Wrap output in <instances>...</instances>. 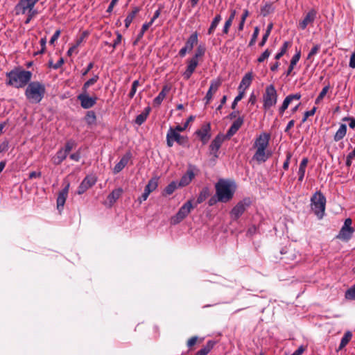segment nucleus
I'll list each match as a JSON object with an SVG mask.
<instances>
[{
    "label": "nucleus",
    "instance_id": "cd10ccee",
    "mask_svg": "<svg viewBox=\"0 0 355 355\" xmlns=\"http://www.w3.org/2000/svg\"><path fill=\"white\" fill-rule=\"evenodd\" d=\"M308 162V159L306 157H304L302 159L300 164L299 170L297 172L298 182H302L303 181Z\"/></svg>",
    "mask_w": 355,
    "mask_h": 355
},
{
    "label": "nucleus",
    "instance_id": "2f4dec72",
    "mask_svg": "<svg viewBox=\"0 0 355 355\" xmlns=\"http://www.w3.org/2000/svg\"><path fill=\"white\" fill-rule=\"evenodd\" d=\"M300 55H301L300 51H296V53L293 56V58L291 60V63L288 67V69L286 71L287 76H289L291 73L292 71L293 70L294 67L296 65V64L299 61V60L300 58Z\"/></svg>",
    "mask_w": 355,
    "mask_h": 355
},
{
    "label": "nucleus",
    "instance_id": "ea45409f",
    "mask_svg": "<svg viewBox=\"0 0 355 355\" xmlns=\"http://www.w3.org/2000/svg\"><path fill=\"white\" fill-rule=\"evenodd\" d=\"M178 184L176 182L173 181L169 184H168L164 189V192L167 195H171L175 189L178 188Z\"/></svg>",
    "mask_w": 355,
    "mask_h": 355
},
{
    "label": "nucleus",
    "instance_id": "7ed1b4c3",
    "mask_svg": "<svg viewBox=\"0 0 355 355\" xmlns=\"http://www.w3.org/2000/svg\"><path fill=\"white\" fill-rule=\"evenodd\" d=\"M46 93L45 85L39 81L30 82L25 90L24 94L31 103H40Z\"/></svg>",
    "mask_w": 355,
    "mask_h": 355
},
{
    "label": "nucleus",
    "instance_id": "79ce46f5",
    "mask_svg": "<svg viewBox=\"0 0 355 355\" xmlns=\"http://www.w3.org/2000/svg\"><path fill=\"white\" fill-rule=\"evenodd\" d=\"M86 122L91 125L93 124L96 121V114L94 111H88L85 116Z\"/></svg>",
    "mask_w": 355,
    "mask_h": 355
},
{
    "label": "nucleus",
    "instance_id": "c03bdc74",
    "mask_svg": "<svg viewBox=\"0 0 355 355\" xmlns=\"http://www.w3.org/2000/svg\"><path fill=\"white\" fill-rule=\"evenodd\" d=\"M148 117V112H141L139 115L137 116L135 119V123L141 125L142 123L145 122Z\"/></svg>",
    "mask_w": 355,
    "mask_h": 355
},
{
    "label": "nucleus",
    "instance_id": "37998d69",
    "mask_svg": "<svg viewBox=\"0 0 355 355\" xmlns=\"http://www.w3.org/2000/svg\"><path fill=\"white\" fill-rule=\"evenodd\" d=\"M76 144L74 140L69 139L66 142L64 147L62 149L69 154V152L75 147Z\"/></svg>",
    "mask_w": 355,
    "mask_h": 355
},
{
    "label": "nucleus",
    "instance_id": "423d86ee",
    "mask_svg": "<svg viewBox=\"0 0 355 355\" xmlns=\"http://www.w3.org/2000/svg\"><path fill=\"white\" fill-rule=\"evenodd\" d=\"M175 141L179 145L186 147L188 146L189 139L187 137L181 135L180 133L176 132L173 127H170L166 134V144L168 147H172Z\"/></svg>",
    "mask_w": 355,
    "mask_h": 355
},
{
    "label": "nucleus",
    "instance_id": "09e8293b",
    "mask_svg": "<svg viewBox=\"0 0 355 355\" xmlns=\"http://www.w3.org/2000/svg\"><path fill=\"white\" fill-rule=\"evenodd\" d=\"M135 17V15L134 14H132L131 12H130L127 15V17L124 21L125 28H128L130 26V24L132 23V21H133Z\"/></svg>",
    "mask_w": 355,
    "mask_h": 355
},
{
    "label": "nucleus",
    "instance_id": "49530a36",
    "mask_svg": "<svg viewBox=\"0 0 355 355\" xmlns=\"http://www.w3.org/2000/svg\"><path fill=\"white\" fill-rule=\"evenodd\" d=\"M259 29L258 27H255L254 28V33L252 35V38L250 41V43H249V46H252L254 44V43L256 42V40H257V38L259 35Z\"/></svg>",
    "mask_w": 355,
    "mask_h": 355
},
{
    "label": "nucleus",
    "instance_id": "864d4df0",
    "mask_svg": "<svg viewBox=\"0 0 355 355\" xmlns=\"http://www.w3.org/2000/svg\"><path fill=\"white\" fill-rule=\"evenodd\" d=\"M60 30H57L55 31L54 34L53 35V36L51 37L50 41H49V43L50 44H53L54 42L58 39V37H60Z\"/></svg>",
    "mask_w": 355,
    "mask_h": 355
},
{
    "label": "nucleus",
    "instance_id": "2eb2a0df",
    "mask_svg": "<svg viewBox=\"0 0 355 355\" xmlns=\"http://www.w3.org/2000/svg\"><path fill=\"white\" fill-rule=\"evenodd\" d=\"M211 125L209 123H204L201 128L196 131V135L199 137L203 144H206L211 138Z\"/></svg>",
    "mask_w": 355,
    "mask_h": 355
},
{
    "label": "nucleus",
    "instance_id": "b1692460",
    "mask_svg": "<svg viewBox=\"0 0 355 355\" xmlns=\"http://www.w3.org/2000/svg\"><path fill=\"white\" fill-rule=\"evenodd\" d=\"M195 175L192 170H187V173L181 178L178 183L180 187L187 186L192 181Z\"/></svg>",
    "mask_w": 355,
    "mask_h": 355
},
{
    "label": "nucleus",
    "instance_id": "de8ad7c7",
    "mask_svg": "<svg viewBox=\"0 0 355 355\" xmlns=\"http://www.w3.org/2000/svg\"><path fill=\"white\" fill-rule=\"evenodd\" d=\"M316 111V107H313L311 110L305 112L302 119V123L305 122L309 116L314 115Z\"/></svg>",
    "mask_w": 355,
    "mask_h": 355
},
{
    "label": "nucleus",
    "instance_id": "393cba45",
    "mask_svg": "<svg viewBox=\"0 0 355 355\" xmlns=\"http://www.w3.org/2000/svg\"><path fill=\"white\" fill-rule=\"evenodd\" d=\"M220 85V82L219 80H213L210 84V87L209 90L207 91L205 98L207 100V103H208L210 100L212 98L213 94L212 92H215L218 90L219 86Z\"/></svg>",
    "mask_w": 355,
    "mask_h": 355
},
{
    "label": "nucleus",
    "instance_id": "6e6552de",
    "mask_svg": "<svg viewBox=\"0 0 355 355\" xmlns=\"http://www.w3.org/2000/svg\"><path fill=\"white\" fill-rule=\"evenodd\" d=\"M192 208L191 200H188L180 208L178 213L171 218V224L177 225L182 221L191 212Z\"/></svg>",
    "mask_w": 355,
    "mask_h": 355
},
{
    "label": "nucleus",
    "instance_id": "c756f323",
    "mask_svg": "<svg viewBox=\"0 0 355 355\" xmlns=\"http://www.w3.org/2000/svg\"><path fill=\"white\" fill-rule=\"evenodd\" d=\"M347 133V125L345 124H341L334 136V140L335 141H339L343 139Z\"/></svg>",
    "mask_w": 355,
    "mask_h": 355
},
{
    "label": "nucleus",
    "instance_id": "412c9836",
    "mask_svg": "<svg viewBox=\"0 0 355 355\" xmlns=\"http://www.w3.org/2000/svg\"><path fill=\"white\" fill-rule=\"evenodd\" d=\"M123 193V190L121 187H119L113 190L107 197V200L108 201V206L112 207L116 202V201L121 196Z\"/></svg>",
    "mask_w": 355,
    "mask_h": 355
},
{
    "label": "nucleus",
    "instance_id": "bf43d9fd",
    "mask_svg": "<svg viewBox=\"0 0 355 355\" xmlns=\"http://www.w3.org/2000/svg\"><path fill=\"white\" fill-rule=\"evenodd\" d=\"M291 46V42H284L280 49V52H282V53L284 54L286 53V51H287L288 46Z\"/></svg>",
    "mask_w": 355,
    "mask_h": 355
},
{
    "label": "nucleus",
    "instance_id": "603ef678",
    "mask_svg": "<svg viewBox=\"0 0 355 355\" xmlns=\"http://www.w3.org/2000/svg\"><path fill=\"white\" fill-rule=\"evenodd\" d=\"M232 21H231L230 20H226L225 22V24H224V26H223V34H227L228 32H229V29L230 28V26H232Z\"/></svg>",
    "mask_w": 355,
    "mask_h": 355
},
{
    "label": "nucleus",
    "instance_id": "58836bf2",
    "mask_svg": "<svg viewBox=\"0 0 355 355\" xmlns=\"http://www.w3.org/2000/svg\"><path fill=\"white\" fill-rule=\"evenodd\" d=\"M206 49L205 45L200 44L199 45L195 52L194 55L192 57V58L196 59V60H198V58L203 56L205 53Z\"/></svg>",
    "mask_w": 355,
    "mask_h": 355
},
{
    "label": "nucleus",
    "instance_id": "a18cd8bd",
    "mask_svg": "<svg viewBox=\"0 0 355 355\" xmlns=\"http://www.w3.org/2000/svg\"><path fill=\"white\" fill-rule=\"evenodd\" d=\"M320 49V44H315L310 51L307 55V60H311L312 57L317 54Z\"/></svg>",
    "mask_w": 355,
    "mask_h": 355
},
{
    "label": "nucleus",
    "instance_id": "e433bc0d",
    "mask_svg": "<svg viewBox=\"0 0 355 355\" xmlns=\"http://www.w3.org/2000/svg\"><path fill=\"white\" fill-rule=\"evenodd\" d=\"M99 79L98 75H94L92 78L87 80L83 85L82 91L88 92V89L90 86L94 85Z\"/></svg>",
    "mask_w": 355,
    "mask_h": 355
},
{
    "label": "nucleus",
    "instance_id": "774afa93",
    "mask_svg": "<svg viewBox=\"0 0 355 355\" xmlns=\"http://www.w3.org/2000/svg\"><path fill=\"white\" fill-rule=\"evenodd\" d=\"M42 175L41 172L32 171L29 173V178L33 179L37 178H40Z\"/></svg>",
    "mask_w": 355,
    "mask_h": 355
},
{
    "label": "nucleus",
    "instance_id": "8fccbe9b",
    "mask_svg": "<svg viewBox=\"0 0 355 355\" xmlns=\"http://www.w3.org/2000/svg\"><path fill=\"white\" fill-rule=\"evenodd\" d=\"M198 336H193L187 341V347L190 349H191L197 343L198 340Z\"/></svg>",
    "mask_w": 355,
    "mask_h": 355
},
{
    "label": "nucleus",
    "instance_id": "1a4fd4ad",
    "mask_svg": "<svg viewBox=\"0 0 355 355\" xmlns=\"http://www.w3.org/2000/svg\"><path fill=\"white\" fill-rule=\"evenodd\" d=\"M227 139L225 135L222 133L218 134L215 138L212 140L209 145L210 154L214 156V158L219 157V149L221 147L222 144L225 140Z\"/></svg>",
    "mask_w": 355,
    "mask_h": 355
},
{
    "label": "nucleus",
    "instance_id": "13d9d810",
    "mask_svg": "<svg viewBox=\"0 0 355 355\" xmlns=\"http://www.w3.org/2000/svg\"><path fill=\"white\" fill-rule=\"evenodd\" d=\"M330 88V85L329 84H327L326 86H324L322 91L320 92L319 95L320 96V98H323L325 96V95L327 94V93L328 92L329 89Z\"/></svg>",
    "mask_w": 355,
    "mask_h": 355
},
{
    "label": "nucleus",
    "instance_id": "69168bd1",
    "mask_svg": "<svg viewBox=\"0 0 355 355\" xmlns=\"http://www.w3.org/2000/svg\"><path fill=\"white\" fill-rule=\"evenodd\" d=\"M69 157L73 161L78 162L80 158V153L76 152L75 153H72L70 155Z\"/></svg>",
    "mask_w": 355,
    "mask_h": 355
},
{
    "label": "nucleus",
    "instance_id": "338daca9",
    "mask_svg": "<svg viewBox=\"0 0 355 355\" xmlns=\"http://www.w3.org/2000/svg\"><path fill=\"white\" fill-rule=\"evenodd\" d=\"M119 0H112L106 12H109L110 13L112 10H113V8L114 7V6L116 4V3L118 2Z\"/></svg>",
    "mask_w": 355,
    "mask_h": 355
},
{
    "label": "nucleus",
    "instance_id": "f3484780",
    "mask_svg": "<svg viewBox=\"0 0 355 355\" xmlns=\"http://www.w3.org/2000/svg\"><path fill=\"white\" fill-rule=\"evenodd\" d=\"M198 65V60H196L193 58H190L187 60V66L186 70L182 73V76L184 79L189 80L193 72L196 70V68Z\"/></svg>",
    "mask_w": 355,
    "mask_h": 355
},
{
    "label": "nucleus",
    "instance_id": "20e7f679",
    "mask_svg": "<svg viewBox=\"0 0 355 355\" xmlns=\"http://www.w3.org/2000/svg\"><path fill=\"white\" fill-rule=\"evenodd\" d=\"M252 148L256 149V151L252 160L258 164L265 162L266 160V132H263L256 139Z\"/></svg>",
    "mask_w": 355,
    "mask_h": 355
},
{
    "label": "nucleus",
    "instance_id": "4c0bfd02",
    "mask_svg": "<svg viewBox=\"0 0 355 355\" xmlns=\"http://www.w3.org/2000/svg\"><path fill=\"white\" fill-rule=\"evenodd\" d=\"M151 26V23H144L142 25V27L140 30V32L138 33L136 40L134 42V44L135 45L144 36L145 32L149 28V27Z\"/></svg>",
    "mask_w": 355,
    "mask_h": 355
},
{
    "label": "nucleus",
    "instance_id": "f8f14e48",
    "mask_svg": "<svg viewBox=\"0 0 355 355\" xmlns=\"http://www.w3.org/2000/svg\"><path fill=\"white\" fill-rule=\"evenodd\" d=\"M158 186V178H151L146 186L145 187L144 191L142 193V195L138 198V201L139 203H141L143 201H145L147 200L148 197L149 196L150 193L155 190Z\"/></svg>",
    "mask_w": 355,
    "mask_h": 355
},
{
    "label": "nucleus",
    "instance_id": "ddd939ff",
    "mask_svg": "<svg viewBox=\"0 0 355 355\" xmlns=\"http://www.w3.org/2000/svg\"><path fill=\"white\" fill-rule=\"evenodd\" d=\"M96 182L94 175H87L78 187L76 193L78 195L84 193L87 190L92 187Z\"/></svg>",
    "mask_w": 355,
    "mask_h": 355
},
{
    "label": "nucleus",
    "instance_id": "4be33fe9",
    "mask_svg": "<svg viewBox=\"0 0 355 355\" xmlns=\"http://www.w3.org/2000/svg\"><path fill=\"white\" fill-rule=\"evenodd\" d=\"M130 153H126L125 155H123L122 158L120 159V161L114 166L113 169L114 173L116 174L121 171L128 164L130 159Z\"/></svg>",
    "mask_w": 355,
    "mask_h": 355
},
{
    "label": "nucleus",
    "instance_id": "052dcab7",
    "mask_svg": "<svg viewBox=\"0 0 355 355\" xmlns=\"http://www.w3.org/2000/svg\"><path fill=\"white\" fill-rule=\"evenodd\" d=\"M349 66L352 69L355 68V51L351 55Z\"/></svg>",
    "mask_w": 355,
    "mask_h": 355
},
{
    "label": "nucleus",
    "instance_id": "3c124183",
    "mask_svg": "<svg viewBox=\"0 0 355 355\" xmlns=\"http://www.w3.org/2000/svg\"><path fill=\"white\" fill-rule=\"evenodd\" d=\"M122 40V35L119 32H116V38L114 40V43L112 44L113 49H115Z\"/></svg>",
    "mask_w": 355,
    "mask_h": 355
},
{
    "label": "nucleus",
    "instance_id": "aec40b11",
    "mask_svg": "<svg viewBox=\"0 0 355 355\" xmlns=\"http://www.w3.org/2000/svg\"><path fill=\"white\" fill-rule=\"evenodd\" d=\"M300 98H301V94L299 93H296L294 94H290V95L287 96L286 97V98L284 99L282 106L279 108V114H282L284 113V112L288 108V105L293 101H294V100L298 101L300 99Z\"/></svg>",
    "mask_w": 355,
    "mask_h": 355
},
{
    "label": "nucleus",
    "instance_id": "a19ab883",
    "mask_svg": "<svg viewBox=\"0 0 355 355\" xmlns=\"http://www.w3.org/2000/svg\"><path fill=\"white\" fill-rule=\"evenodd\" d=\"M345 297L347 300H355V285L346 291Z\"/></svg>",
    "mask_w": 355,
    "mask_h": 355
},
{
    "label": "nucleus",
    "instance_id": "f704fd0d",
    "mask_svg": "<svg viewBox=\"0 0 355 355\" xmlns=\"http://www.w3.org/2000/svg\"><path fill=\"white\" fill-rule=\"evenodd\" d=\"M210 195V191L208 187H204L199 193L196 200V204H200L204 202Z\"/></svg>",
    "mask_w": 355,
    "mask_h": 355
},
{
    "label": "nucleus",
    "instance_id": "f03ea898",
    "mask_svg": "<svg viewBox=\"0 0 355 355\" xmlns=\"http://www.w3.org/2000/svg\"><path fill=\"white\" fill-rule=\"evenodd\" d=\"M216 196L218 202H227L230 201L234 194L236 185L233 182L220 179L215 184Z\"/></svg>",
    "mask_w": 355,
    "mask_h": 355
},
{
    "label": "nucleus",
    "instance_id": "7c9ffc66",
    "mask_svg": "<svg viewBox=\"0 0 355 355\" xmlns=\"http://www.w3.org/2000/svg\"><path fill=\"white\" fill-rule=\"evenodd\" d=\"M215 344V341L208 340L206 345L201 349L198 351L195 355H207L213 349Z\"/></svg>",
    "mask_w": 355,
    "mask_h": 355
},
{
    "label": "nucleus",
    "instance_id": "dca6fc26",
    "mask_svg": "<svg viewBox=\"0 0 355 355\" xmlns=\"http://www.w3.org/2000/svg\"><path fill=\"white\" fill-rule=\"evenodd\" d=\"M316 15H317V12L315 10H314V9L310 10L306 13V15H305L303 20L300 21V23H299L300 28L302 30L306 29V28L307 27V26L309 24H312L315 21V19L316 18Z\"/></svg>",
    "mask_w": 355,
    "mask_h": 355
},
{
    "label": "nucleus",
    "instance_id": "473e14b6",
    "mask_svg": "<svg viewBox=\"0 0 355 355\" xmlns=\"http://www.w3.org/2000/svg\"><path fill=\"white\" fill-rule=\"evenodd\" d=\"M352 338V333L350 331H346L344 334L343 338H341V340H340V345L338 347V350L343 349L349 343V342L351 340Z\"/></svg>",
    "mask_w": 355,
    "mask_h": 355
},
{
    "label": "nucleus",
    "instance_id": "9b49d317",
    "mask_svg": "<svg viewBox=\"0 0 355 355\" xmlns=\"http://www.w3.org/2000/svg\"><path fill=\"white\" fill-rule=\"evenodd\" d=\"M352 220L351 218H348L345 219L344 222V225H343L341 230L337 238L343 240V241H348L351 239L352 234L354 232V229L352 227Z\"/></svg>",
    "mask_w": 355,
    "mask_h": 355
},
{
    "label": "nucleus",
    "instance_id": "39448f33",
    "mask_svg": "<svg viewBox=\"0 0 355 355\" xmlns=\"http://www.w3.org/2000/svg\"><path fill=\"white\" fill-rule=\"evenodd\" d=\"M311 210L319 219H322L324 214L326 198L320 191L315 192L311 198Z\"/></svg>",
    "mask_w": 355,
    "mask_h": 355
},
{
    "label": "nucleus",
    "instance_id": "a878e982",
    "mask_svg": "<svg viewBox=\"0 0 355 355\" xmlns=\"http://www.w3.org/2000/svg\"><path fill=\"white\" fill-rule=\"evenodd\" d=\"M252 80V73H247L242 78L239 86V90L245 91L251 84Z\"/></svg>",
    "mask_w": 355,
    "mask_h": 355
},
{
    "label": "nucleus",
    "instance_id": "0eeeda50",
    "mask_svg": "<svg viewBox=\"0 0 355 355\" xmlns=\"http://www.w3.org/2000/svg\"><path fill=\"white\" fill-rule=\"evenodd\" d=\"M251 205V200L249 198H244L239 201L231 210V218L236 220L245 212L248 207Z\"/></svg>",
    "mask_w": 355,
    "mask_h": 355
},
{
    "label": "nucleus",
    "instance_id": "680f3d73",
    "mask_svg": "<svg viewBox=\"0 0 355 355\" xmlns=\"http://www.w3.org/2000/svg\"><path fill=\"white\" fill-rule=\"evenodd\" d=\"M304 350L305 347L301 345L291 355H302Z\"/></svg>",
    "mask_w": 355,
    "mask_h": 355
},
{
    "label": "nucleus",
    "instance_id": "5fc2aeb1",
    "mask_svg": "<svg viewBox=\"0 0 355 355\" xmlns=\"http://www.w3.org/2000/svg\"><path fill=\"white\" fill-rule=\"evenodd\" d=\"M8 141L5 140L0 144V153L8 150Z\"/></svg>",
    "mask_w": 355,
    "mask_h": 355
},
{
    "label": "nucleus",
    "instance_id": "6e6d98bb",
    "mask_svg": "<svg viewBox=\"0 0 355 355\" xmlns=\"http://www.w3.org/2000/svg\"><path fill=\"white\" fill-rule=\"evenodd\" d=\"M94 67V62H89L87 67L82 71V76H85Z\"/></svg>",
    "mask_w": 355,
    "mask_h": 355
},
{
    "label": "nucleus",
    "instance_id": "6ab92c4d",
    "mask_svg": "<svg viewBox=\"0 0 355 355\" xmlns=\"http://www.w3.org/2000/svg\"><path fill=\"white\" fill-rule=\"evenodd\" d=\"M243 123V119L242 117H239L236 121L233 122L229 130H227L226 135H224L225 137L230 139L241 127Z\"/></svg>",
    "mask_w": 355,
    "mask_h": 355
},
{
    "label": "nucleus",
    "instance_id": "4468645a",
    "mask_svg": "<svg viewBox=\"0 0 355 355\" xmlns=\"http://www.w3.org/2000/svg\"><path fill=\"white\" fill-rule=\"evenodd\" d=\"M40 0H19L16 5L17 14L24 15L28 10H31Z\"/></svg>",
    "mask_w": 355,
    "mask_h": 355
},
{
    "label": "nucleus",
    "instance_id": "c9c22d12",
    "mask_svg": "<svg viewBox=\"0 0 355 355\" xmlns=\"http://www.w3.org/2000/svg\"><path fill=\"white\" fill-rule=\"evenodd\" d=\"M169 89L166 86H164L162 91L159 93L158 96L154 98V104L157 105H160L166 96V92Z\"/></svg>",
    "mask_w": 355,
    "mask_h": 355
},
{
    "label": "nucleus",
    "instance_id": "f257e3e1",
    "mask_svg": "<svg viewBox=\"0 0 355 355\" xmlns=\"http://www.w3.org/2000/svg\"><path fill=\"white\" fill-rule=\"evenodd\" d=\"M6 77L7 85L21 88L29 83L32 77V73L29 71L15 69L6 73Z\"/></svg>",
    "mask_w": 355,
    "mask_h": 355
},
{
    "label": "nucleus",
    "instance_id": "4d7b16f0",
    "mask_svg": "<svg viewBox=\"0 0 355 355\" xmlns=\"http://www.w3.org/2000/svg\"><path fill=\"white\" fill-rule=\"evenodd\" d=\"M162 8V6H159V9L155 12L153 17L148 23H151V25L153 24L155 20L159 17Z\"/></svg>",
    "mask_w": 355,
    "mask_h": 355
},
{
    "label": "nucleus",
    "instance_id": "e2e57ef3",
    "mask_svg": "<svg viewBox=\"0 0 355 355\" xmlns=\"http://www.w3.org/2000/svg\"><path fill=\"white\" fill-rule=\"evenodd\" d=\"M63 64H64V60L62 58H60L58 60V61L52 66V68H53L55 69H58L60 67H61Z\"/></svg>",
    "mask_w": 355,
    "mask_h": 355
},
{
    "label": "nucleus",
    "instance_id": "bb28decb",
    "mask_svg": "<svg viewBox=\"0 0 355 355\" xmlns=\"http://www.w3.org/2000/svg\"><path fill=\"white\" fill-rule=\"evenodd\" d=\"M68 154L62 149H60L52 158V162L55 165H60L67 157Z\"/></svg>",
    "mask_w": 355,
    "mask_h": 355
},
{
    "label": "nucleus",
    "instance_id": "a211bd4d",
    "mask_svg": "<svg viewBox=\"0 0 355 355\" xmlns=\"http://www.w3.org/2000/svg\"><path fill=\"white\" fill-rule=\"evenodd\" d=\"M69 189V183H67L64 188H63L58 193L57 198V208L60 211L63 209V207L68 196Z\"/></svg>",
    "mask_w": 355,
    "mask_h": 355
},
{
    "label": "nucleus",
    "instance_id": "0e129e2a",
    "mask_svg": "<svg viewBox=\"0 0 355 355\" xmlns=\"http://www.w3.org/2000/svg\"><path fill=\"white\" fill-rule=\"evenodd\" d=\"M40 46L42 47L40 53H42L45 51V49H46V37L42 38L40 41Z\"/></svg>",
    "mask_w": 355,
    "mask_h": 355
},
{
    "label": "nucleus",
    "instance_id": "c85d7f7f",
    "mask_svg": "<svg viewBox=\"0 0 355 355\" xmlns=\"http://www.w3.org/2000/svg\"><path fill=\"white\" fill-rule=\"evenodd\" d=\"M198 41V33L196 31L193 32L187 39L185 44V47L188 49L189 51H191L193 49V46L196 44H197Z\"/></svg>",
    "mask_w": 355,
    "mask_h": 355
},
{
    "label": "nucleus",
    "instance_id": "5701e85b",
    "mask_svg": "<svg viewBox=\"0 0 355 355\" xmlns=\"http://www.w3.org/2000/svg\"><path fill=\"white\" fill-rule=\"evenodd\" d=\"M277 100V92L272 85L268 86V107L276 104Z\"/></svg>",
    "mask_w": 355,
    "mask_h": 355
},
{
    "label": "nucleus",
    "instance_id": "72a5a7b5",
    "mask_svg": "<svg viewBox=\"0 0 355 355\" xmlns=\"http://www.w3.org/2000/svg\"><path fill=\"white\" fill-rule=\"evenodd\" d=\"M222 19V17L220 14H218L216 15V17L214 18L213 21L211 23V25L207 31L208 35H211L214 33V31L216 30V27L218 26V24L220 22Z\"/></svg>",
    "mask_w": 355,
    "mask_h": 355
},
{
    "label": "nucleus",
    "instance_id": "9d476101",
    "mask_svg": "<svg viewBox=\"0 0 355 355\" xmlns=\"http://www.w3.org/2000/svg\"><path fill=\"white\" fill-rule=\"evenodd\" d=\"M77 99L80 102V105L84 109L92 107L97 101V97L89 96L88 92H83L77 96Z\"/></svg>",
    "mask_w": 355,
    "mask_h": 355
}]
</instances>
